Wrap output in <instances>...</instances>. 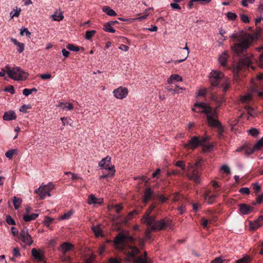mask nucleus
<instances>
[{
  "instance_id": "1",
  "label": "nucleus",
  "mask_w": 263,
  "mask_h": 263,
  "mask_svg": "<svg viewBox=\"0 0 263 263\" xmlns=\"http://www.w3.org/2000/svg\"><path fill=\"white\" fill-rule=\"evenodd\" d=\"M192 109L193 111L197 112L204 113L206 115L209 124L212 127L217 128L218 138L220 139H223L224 138V129L221 123L217 119V112L216 109H213L204 102L195 103Z\"/></svg>"
},
{
  "instance_id": "2",
  "label": "nucleus",
  "mask_w": 263,
  "mask_h": 263,
  "mask_svg": "<svg viewBox=\"0 0 263 263\" xmlns=\"http://www.w3.org/2000/svg\"><path fill=\"white\" fill-rule=\"evenodd\" d=\"M231 37L235 39V43L231 46L233 52L239 55L246 52L251 43L250 35L233 33Z\"/></svg>"
},
{
  "instance_id": "3",
  "label": "nucleus",
  "mask_w": 263,
  "mask_h": 263,
  "mask_svg": "<svg viewBox=\"0 0 263 263\" xmlns=\"http://www.w3.org/2000/svg\"><path fill=\"white\" fill-rule=\"evenodd\" d=\"M6 69L9 77L15 81L24 80L28 76V73L20 67H11L9 65H7Z\"/></svg>"
},
{
  "instance_id": "4",
  "label": "nucleus",
  "mask_w": 263,
  "mask_h": 263,
  "mask_svg": "<svg viewBox=\"0 0 263 263\" xmlns=\"http://www.w3.org/2000/svg\"><path fill=\"white\" fill-rule=\"evenodd\" d=\"M142 222L150 227L151 230L152 231L160 230L166 225L163 220L156 221L155 217L149 216L148 214L144 215Z\"/></svg>"
},
{
  "instance_id": "5",
  "label": "nucleus",
  "mask_w": 263,
  "mask_h": 263,
  "mask_svg": "<svg viewBox=\"0 0 263 263\" xmlns=\"http://www.w3.org/2000/svg\"><path fill=\"white\" fill-rule=\"evenodd\" d=\"M200 161L196 162L195 164L189 163L186 173L187 177L196 183L200 182V173L197 169L200 166Z\"/></svg>"
},
{
  "instance_id": "6",
  "label": "nucleus",
  "mask_w": 263,
  "mask_h": 263,
  "mask_svg": "<svg viewBox=\"0 0 263 263\" xmlns=\"http://www.w3.org/2000/svg\"><path fill=\"white\" fill-rule=\"evenodd\" d=\"M209 80L212 86L220 87L222 83L226 82V78L222 72L213 70L210 74Z\"/></svg>"
},
{
  "instance_id": "7",
  "label": "nucleus",
  "mask_w": 263,
  "mask_h": 263,
  "mask_svg": "<svg viewBox=\"0 0 263 263\" xmlns=\"http://www.w3.org/2000/svg\"><path fill=\"white\" fill-rule=\"evenodd\" d=\"M126 241L133 242L134 238L130 236L126 232L119 233L114 240L116 245H120L124 243Z\"/></svg>"
},
{
  "instance_id": "8",
  "label": "nucleus",
  "mask_w": 263,
  "mask_h": 263,
  "mask_svg": "<svg viewBox=\"0 0 263 263\" xmlns=\"http://www.w3.org/2000/svg\"><path fill=\"white\" fill-rule=\"evenodd\" d=\"M20 238L27 246H31L33 243L31 237L28 233V229L26 228H24L21 231Z\"/></svg>"
},
{
  "instance_id": "9",
  "label": "nucleus",
  "mask_w": 263,
  "mask_h": 263,
  "mask_svg": "<svg viewBox=\"0 0 263 263\" xmlns=\"http://www.w3.org/2000/svg\"><path fill=\"white\" fill-rule=\"evenodd\" d=\"M114 96L118 99H123L126 97L128 91L126 87L120 86L113 91Z\"/></svg>"
},
{
  "instance_id": "10",
  "label": "nucleus",
  "mask_w": 263,
  "mask_h": 263,
  "mask_svg": "<svg viewBox=\"0 0 263 263\" xmlns=\"http://www.w3.org/2000/svg\"><path fill=\"white\" fill-rule=\"evenodd\" d=\"M200 139L197 136H193L188 142L184 144V148L194 149L200 145Z\"/></svg>"
},
{
  "instance_id": "11",
  "label": "nucleus",
  "mask_w": 263,
  "mask_h": 263,
  "mask_svg": "<svg viewBox=\"0 0 263 263\" xmlns=\"http://www.w3.org/2000/svg\"><path fill=\"white\" fill-rule=\"evenodd\" d=\"M239 209L242 214L247 215L252 211L253 208L246 204H240L239 205Z\"/></svg>"
},
{
  "instance_id": "12",
  "label": "nucleus",
  "mask_w": 263,
  "mask_h": 263,
  "mask_svg": "<svg viewBox=\"0 0 263 263\" xmlns=\"http://www.w3.org/2000/svg\"><path fill=\"white\" fill-rule=\"evenodd\" d=\"M263 225V217L260 216L254 222H250V227L252 230H255Z\"/></svg>"
},
{
  "instance_id": "13",
  "label": "nucleus",
  "mask_w": 263,
  "mask_h": 263,
  "mask_svg": "<svg viewBox=\"0 0 263 263\" xmlns=\"http://www.w3.org/2000/svg\"><path fill=\"white\" fill-rule=\"evenodd\" d=\"M217 194H211V191H206L204 195V198L205 200L209 203V204H212L215 200L217 196Z\"/></svg>"
},
{
  "instance_id": "14",
  "label": "nucleus",
  "mask_w": 263,
  "mask_h": 263,
  "mask_svg": "<svg viewBox=\"0 0 263 263\" xmlns=\"http://www.w3.org/2000/svg\"><path fill=\"white\" fill-rule=\"evenodd\" d=\"M153 193H154L151 188H146L144 192L143 198V202L145 203H147V202L152 198Z\"/></svg>"
},
{
  "instance_id": "15",
  "label": "nucleus",
  "mask_w": 263,
  "mask_h": 263,
  "mask_svg": "<svg viewBox=\"0 0 263 263\" xmlns=\"http://www.w3.org/2000/svg\"><path fill=\"white\" fill-rule=\"evenodd\" d=\"M16 118L15 112L13 110H9L4 113L3 119L5 121H11L15 120Z\"/></svg>"
},
{
  "instance_id": "16",
  "label": "nucleus",
  "mask_w": 263,
  "mask_h": 263,
  "mask_svg": "<svg viewBox=\"0 0 263 263\" xmlns=\"http://www.w3.org/2000/svg\"><path fill=\"white\" fill-rule=\"evenodd\" d=\"M11 41L17 47V51L19 53L23 52L25 49V45L24 43L19 42L16 39L11 38Z\"/></svg>"
},
{
  "instance_id": "17",
  "label": "nucleus",
  "mask_w": 263,
  "mask_h": 263,
  "mask_svg": "<svg viewBox=\"0 0 263 263\" xmlns=\"http://www.w3.org/2000/svg\"><path fill=\"white\" fill-rule=\"evenodd\" d=\"M73 248V246L67 242H64L60 246L61 251L63 254H66L68 251L71 250Z\"/></svg>"
},
{
  "instance_id": "18",
  "label": "nucleus",
  "mask_w": 263,
  "mask_h": 263,
  "mask_svg": "<svg viewBox=\"0 0 263 263\" xmlns=\"http://www.w3.org/2000/svg\"><path fill=\"white\" fill-rule=\"evenodd\" d=\"M103 200L96 198L93 195L91 194L88 198V203L89 204H101Z\"/></svg>"
},
{
  "instance_id": "19",
  "label": "nucleus",
  "mask_w": 263,
  "mask_h": 263,
  "mask_svg": "<svg viewBox=\"0 0 263 263\" xmlns=\"http://www.w3.org/2000/svg\"><path fill=\"white\" fill-rule=\"evenodd\" d=\"M183 51H185L184 52L183 59H181L180 60H177L174 61L175 64H178L181 63L184 61H185L189 56V54L190 53V49L187 46V43L185 44V47L184 48H181Z\"/></svg>"
},
{
  "instance_id": "20",
  "label": "nucleus",
  "mask_w": 263,
  "mask_h": 263,
  "mask_svg": "<svg viewBox=\"0 0 263 263\" xmlns=\"http://www.w3.org/2000/svg\"><path fill=\"white\" fill-rule=\"evenodd\" d=\"M228 54L227 52L224 51L219 56L218 61L219 63L222 66H225L228 58Z\"/></svg>"
},
{
  "instance_id": "21",
  "label": "nucleus",
  "mask_w": 263,
  "mask_h": 263,
  "mask_svg": "<svg viewBox=\"0 0 263 263\" xmlns=\"http://www.w3.org/2000/svg\"><path fill=\"white\" fill-rule=\"evenodd\" d=\"M182 78L181 77L177 74H172L167 80L168 84H172L174 81L181 82Z\"/></svg>"
},
{
  "instance_id": "22",
  "label": "nucleus",
  "mask_w": 263,
  "mask_h": 263,
  "mask_svg": "<svg viewBox=\"0 0 263 263\" xmlns=\"http://www.w3.org/2000/svg\"><path fill=\"white\" fill-rule=\"evenodd\" d=\"M32 255L36 260L41 261L43 259V255L42 253L37 251L35 248L32 249Z\"/></svg>"
},
{
  "instance_id": "23",
  "label": "nucleus",
  "mask_w": 263,
  "mask_h": 263,
  "mask_svg": "<svg viewBox=\"0 0 263 263\" xmlns=\"http://www.w3.org/2000/svg\"><path fill=\"white\" fill-rule=\"evenodd\" d=\"M58 107H61L63 110H71L73 108V106L71 103H60Z\"/></svg>"
},
{
  "instance_id": "24",
  "label": "nucleus",
  "mask_w": 263,
  "mask_h": 263,
  "mask_svg": "<svg viewBox=\"0 0 263 263\" xmlns=\"http://www.w3.org/2000/svg\"><path fill=\"white\" fill-rule=\"evenodd\" d=\"M51 17L53 21L58 22L62 21L64 18L63 12L62 11H55Z\"/></svg>"
},
{
  "instance_id": "25",
  "label": "nucleus",
  "mask_w": 263,
  "mask_h": 263,
  "mask_svg": "<svg viewBox=\"0 0 263 263\" xmlns=\"http://www.w3.org/2000/svg\"><path fill=\"white\" fill-rule=\"evenodd\" d=\"M147 257V252H144V257L142 258L141 256L138 257L134 260V263H151L148 260Z\"/></svg>"
},
{
  "instance_id": "26",
  "label": "nucleus",
  "mask_w": 263,
  "mask_h": 263,
  "mask_svg": "<svg viewBox=\"0 0 263 263\" xmlns=\"http://www.w3.org/2000/svg\"><path fill=\"white\" fill-rule=\"evenodd\" d=\"M38 216H39V214H36V213H33L30 215H29L28 214H26L24 215L23 219L25 221L28 222V221L35 219Z\"/></svg>"
},
{
  "instance_id": "27",
  "label": "nucleus",
  "mask_w": 263,
  "mask_h": 263,
  "mask_svg": "<svg viewBox=\"0 0 263 263\" xmlns=\"http://www.w3.org/2000/svg\"><path fill=\"white\" fill-rule=\"evenodd\" d=\"M102 11L108 15L114 16L117 15L116 12L108 6H104L102 8Z\"/></svg>"
},
{
  "instance_id": "28",
  "label": "nucleus",
  "mask_w": 263,
  "mask_h": 263,
  "mask_svg": "<svg viewBox=\"0 0 263 263\" xmlns=\"http://www.w3.org/2000/svg\"><path fill=\"white\" fill-rule=\"evenodd\" d=\"M240 62L243 65L247 67L250 66L252 63V59L250 57L247 56H245L242 58L240 59Z\"/></svg>"
},
{
  "instance_id": "29",
  "label": "nucleus",
  "mask_w": 263,
  "mask_h": 263,
  "mask_svg": "<svg viewBox=\"0 0 263 263\" xmlns=\"http://www.w3.org/2000/svg\"><path fill=\"white\" fill-rule=\"evenodd\" d=\"M206 139H207L206 138H204L202 139H200V141L201 142L200 143V145H201L202 146H203V149L204 151H209L213 147V145L212 144H205L204 143V142H205Z\"/></svg>"
},
{
  "instance_id": "30",
  "label": "nucleus",
  "mask_w": 263,
  "mask_h": 263,
  "mask_svg": "<svg viewBox=\"0 0 263 263\" xmlns=\"http://www.w3.org/2000/svg\"><path fill=\"white\" fill-rule=\"evenodd\" d=\"M252 99V95L250 93H248L246 95L241 96L240 100L243 103H247L251 101Z\"/></svg>"
},
{
  "instance_id": "31",
  "label": "nucleus",
  "mask_w": 263,
  "mask_h": 263,
  "mask_svg": "<svg viewBox=\"0 0 263 263\" xmlns=\"http://www.w3.org/2000/svg\"><path fill=\"white\" fill-rule=\"evenodd\" d=\"M136 213L135 210H134L128 214V215L124 217L122 220V222L124 224H127L129 220L133 218V215Z\"/></svg>"
},
{
  "instance_id": "32",
  "label": "nucleus",
  "mask_w": 263,
  "mask_h": 263,
  "mask_svg": "<svg viewBox=\"0 0 263 263\" xmlns=\"http://www.w3.org/2000/svg\"><path fill=\"white\" fill-rule=\"evenodd\" d=\"M13 203L15 210L18 209L21 204L22 202V200L20 198H17L15 196L13 198Z\"/></svg>"
},
{
  "instance_id": "33",
  "label": "nucleus",
  "mask_w": 263,
  "mask_h": 263,
  "mask_svg": "<svg viewBox=\"0 0 263 263\" xmlns=\"http://www.w3.org/2000/svg\"><path fill=\"white\" fill-rule=\"evenodd\" d=\"M112 26L107 22L105 23L104 25L103 29L105 31L110 33H115L116 30L112 27Z\"/></svg>"
},
{
  "instance_id": "34",
  "label": "nucleus",
  "mask_w": 263,
  "mask_h": 263,
  "mask_svg": "<svg viewBox=\"0 0 263 263\" xmlns=\"http://www.w3.org/2000/svg\"><path fill=\"white\" fill-rule=\"evenodd\" d=\"M109 163H111V157L107 156L100 161L98 164L101 167L102 166H104V165L105 166L106 164H108Z\"/></svg>"
},
{
  "instance_id": "35",
  "label": "nucleus",
  "mask_w": 263,
  "mask_h": 263,
  "mask_svg": "<svg viewBox=\"0 0 263 263\" xmlns=\"http://www.w3.org/2000/svg\"><path fill=\"white\" fill-rule=\"evenodd\" d=\"M111 163H109L108 164H106L105 166L101 167L102 170H106L108 171L110 173H115V170L114 165H111Z\"/></svg>"
},
{
  "instance_id": "36",
  "label": "nucleus",
  "mask_w": 263,
  "mask_h": 263,
  "mask_svg": "<svg viewBox=\"0 0 263 263\" xmlns=\"http://www.w3.org/2000/svg\"><path fill=\"white\" fill-rule=\"evenodd\" d=\"M91 229L97 237L102 236V230H101L99 226H93L91 227Z\"/></svg>"
},
{
  "instance_id": "37",
  "label": "nucleus",
  "mask_w": 263,
  "mask_h": 263,
  "mask_svg": "<svg viewBox=\"0 0 263 263\" xmlns=\"http://www.w3.org/2000/svg\"><path fill=\"white\" fill-rule=\"evenodd\" d=\"M74 211L73 210H70L67 212L65 213L61 217L60 219L65 220L69 219L71 216L73 214Z\"/></svg>"
},
{
  "instance_id": "38",
  "label": "nucleus",
  "mask_w": 263,
  "mask_h": 263,
  "mask_svg": "<svg viewBox=\"0 0 263 263\" xmlns=\"http://www.w3.org/2000/svg\"><path fill=\"white\" fill-rule=\"evenodd\" d=\"M251 258L249 256H245L243 257L236 260V263H250Z\"/></svg>"
},
{
  "instance_id": "39",
  "label": "nucleus",
  "mask_w": 263,
  "mask_h": 263,
  "mask_svg": "<svg viewBox=\"0 0 263 263\" xmlns=\"http://www.w3.org/2000/svg\"><path fill=\"white\" fill-rule=\"evenodd\" d=\"M139 252V250L137 247H132L131 248V251L129 252V257H135Z\"/></svg>"
},
{
  "instance_id": "40",
  "label": "nucleus",
  "mask_w": 263,
  "mask_h": 263,
  "mask_svg": "<svg viewBox=\"0 0 263 263\" xmlns=\"http://www.w3.org/2000/svg\"><path fill=\"white\" fill-rule=\"evenodd\" d=\"M249 135L254 137L258 136L259 133V131L256 128H251L248 130Z\"/></svg>"
},
{
  "instance_id": "41",
  "label": "nucleus",
  "mask_w": 263,
  "mask_h": 263,
  "mask_svg": "<svg viewBox=\"0 0 263 263\" xmlns=\"http://www.w3.org/2000/svg\"><path fill=\"white\" fill-rule=\"evenodd\" d=\"M96 33V31L93 30L87 31L85 33V39L87 40H90Z\"/></svg>"
},
{
  "instance_id": "42",
  "label": "nucleus",
  "mask_w": 263,
  "mask_h": 263,
  "mask_svg": "<svg viewBox=\"0 0 263 263\" xmlns=\"http://www.w3.org/2000/svg\"><path fill=\"white\" fill-rule=\"evenodd\" d=\"M226 15L228 19L230 21H234L237 17V14L235 13L228 12L226 14Z\"/></svg>"
},
{
  "instance_id": "43",
  "label": "nucleus",
  "mask_w": 263,
  "mask_h": 263,
  "mask_svg": "<svg viewBox=\"0 0 263 263\" xmlns=\"http://www.w3.org/2000/svg\"><path fill=\"white\" fill-rule=\"evenodd\" d=\"M254 149L258 151L263 147V137L258 140L254 146Z\"/></svg>"
},
{
  "instance_id": "44",
  "label": "nucleus",
  "mask_w": 263,
  "mask_h": 263,
  "mask_svg": "<svg viewBox=\"0 0 263 263\" xmlns=\"http://www.w3.org/2000/svg\"><path fill=\"white\" fill-rule=\"evenodd\" d=\"M245 109L247 111L248 115L252 117H254L255 116V112L253 108L251 107L246 105L245 106Z\"/></svg>"
},
{
  "instance_id": "45",
  "label": "nucleus",
  "mask_w": 263,
  "mask_h": 263,
  "mask_svg": "<svg viewBox=\"0 0 263 263\" xmlns=\"http://www.w3.org/2000/svg\"><path fill=\"white\" fill-rule=\"evenodd\" d=\"M50 185H51V184L48 185V186L45 185V186L44 187L42 188V191H41V193H40V197L41 199H43L45 198V193H46V192H47V191L48 190V188H49Z\"/></svg>"
},
{
  "instance_id": "46",
  "label": "nucleus",
  "mask_w": 263,
  "mask_h": 263,
  "mask_svg": "<svg viewBox=\"0 0 263 263\" xmlns=\"http://www.w3.org/2000/svg\"><path fill=\"white\" fill-rule=\"evenodd\" d=\"M66 48L70 50V51H79L80 49H79V47H78V46H76L75 45H74L73 44H67V45L66 46Z\"/></svg>"
},
{
  "instance_id": "47",
  "label": "nucleus",
  "mask_w": 263,
  "mask_h": 263,
  "mask_svg": "<svg viewBox=\"0 0 263 263\" xmlns=\"http://www.w3.org/2000/svg\"><path fill=\"white\" fill-rule=\"evenodd\" d=\"M20 34L22 36L26 35V36H29L31 34V33L27 28L22 27L20 30Z\"/></svg>"
},
{
  "instance_id": "48",
  "label": "nucleus",
  "mask_w": 263,
  "mask_h": 263,
  "mask_svg": "<svg viewBox=\"0 0 263 263\" xmlns=\"http://www.w3.org/2000/svg\"><path fill=\"white\" fill-rule=\"evenodd\" d=\"M220 171H223L227 174H230L231 173L230 168L227 164L222 165L220 167Z\"/></svg>"
},
{
  "instance_id": "49",
  "label": "nucleus",
  "mask_w": 263,
  "mask_h": 263,
  "mask_svg": "<svg viewBox=\"0 0 263 263\" xmlns=\"http://www.w3.org/2000/svg\"><path fill=\"white\" fill-rule=\"evenodd\" d=\"M53 218L48 216L45 217L44 220L45 226H46L47 227H49L51 222L53 220Z\"/></svg>"
},
{
  "instance_id": "50",
  "label": "nucleus",
  "mask_w": 263,
  "mask_h": 263,
  "mask_svg": "<svg viewBox=\"0 0 263 263\" xmlns=\"http://www.w3.org/2000/svg\"><path fill=\"white\" fill-rule=\"evenodd\" d=\"M14 152H15V150L13 149H11L9 151H8L6 153H5V156L7 158H8L9 159H11L13 157V156L14 154Z\"/></svg>"
},
{
  "instance_id": "51",
  "label": "nucleus",
  "mask_w": 263,
  "mask_h": 263,
  "mask_svg": "<svg viewBox=\"0 0 263 263\" xmlns=\"http://www.w3.org/2000/svg\"><path fill=\"white\" fill-rule=\"evenodd\" d=\"M175 165L181 168L182 170L185 171V164L184 161H178L176 162Z\"/></svg>"
},
{
  "instance_id": "52",
  "label": "nucleus",
  "mask_w": 263,
  "mask_h": 263,
  "mask_svg": "<svg viewBox=\"0 0 263 263\" xmlns=\"http://www.w3.org/2000/svg\"><path fill=\"white\" fill-rule=\"evenodd\" d=\"M255 0H242L241 2V4L243 7H247L248 6V4H253Z\"/></svg>"
},
{
  "instance_id": "53",
  "label": "nucleus",
  "mask_w": 263,
  "mask_h": 263,
  "mask_svg": "<svg viewBox=\"0 0 263 263\" xmlns=\"http://www.w3.org/2000/svg\"><path fill=\"white\" fill-rule=\"evenodd\" d=\"M20 11H21L20 9L18 10H13L10 13L11 17L13 18L14 17H18L20 15Z\"/></svg>"
},
{
  "instance_id": "54",
  "label": "nucleus",
  "mask_w": 263,
  "mask_h": 263,
  "mask_svg": "<svg viewBox=\"0 0 263 263\" xmlns=\"http://www.w3.org/2000/svg\"><path fill=\"white\" fill-rule=\"evenodd\" d=\"M6 220L7 223L9 224H11V225L15 224V222L13 218H12V217L10 215H7L6 216Z\"/></svg>"
},
{
  "instance_id": "55",
  "label": "nucleus",
  "mask_w": 263,
  "mask_h": 263,
  "mask_svg": "<svg viewBox=\"0 0 263 263\" xmlns=\"http://www.w3.org/2000/svg\"><path fill=\"white\" fill-rule=\"evenodd\" d=\"M241 21L245 23H248L250 22L249 18L247 15L242 14L240 15Z\"/></svg>"
},
{
  "instance_id": "56",
  "label": "nucleus",
  "mask_w": 263,
  "mask_h": 263,
  "mask_svg": "<svg viewBox=\"0 0 263 263\" xmlns=\"http://www.w3.org/2000/svg\"><path fill=\"white\" fill-rule=\"evenodd\" d=\"M4 91L9 92L11 94H14L15 93L14 88L12 85H10L8 87H6L4 89Z\"/></svg>"
},
{
  "instance_id": "57",
  "label": "nucleus",
  "mask_w": 263,
  "mask_h": 263,
  "mask_svg": "<svg viewBox=\"0 0 263 263\" xmlns=\"http://www.w3.org/2000/svg\"><path fill=\"white\" fill-rule=\"evenodd\" d=\"M181 174H182V173L180 171H176V170H172L171 171H168L167 172V175L168 176L172 175H180Z\"/></svg>"
},
{
  "instance_id": "58",
  "label": "nucleus",
  "mask_w": 263,
  "mask_h": 263,
  "mask_svg": "<svg viewBox=\"0 0 263 263\" xmlns=\"http://www.w3.org/2000/svg\"><path fill=\"white\" fill-rule=\"evenodd\" d=\"M239 192L242 194L248 195L250 194V190L248 187H242L239 190Z\"/></svg>"
},
{
  "instance_id": "59",
  "label": "nucleus",
  "mask_w": 263,
  "mask_h": 263,
  "mask_svg": "<svg viewBox=\"0 0 263 263\" xmlns=\"http://www.w3.org/2000/svg\"><path fill=\"white\" fill-rule=\"evenodd\" d=\"M226 81H227V80L226 79ZM223 87V91L226 92L229 88L230 87V84L227 83V82H225L223 83H222V85L220 87Z\"/></svg>"
},
{
  "instance_id": "60",
  "label": "nucleus",
  "mask_w": 263,
  "mask_h": 263,
  "mask_svg": "<svg viewBox=\"0 0 263 263\" xmlns=\"http://www.w3.org/2000/svg\"><path fill=\"white\" fill-rule=\"evenodd\" d=\"M40 77L42 80H47L51 78V75L50 73H44L41 74Z\"/></svg>"
},
{
  "instance_id": "61",
  "label": "nucleus",
  "mask_w": 263,
  "mask_h": 263,
  "mask_svg": "<svg viewBox=\"0 0 263 263\" xmlns=\"http://www.w3.org/2000/svg\"><path fill=\"white\" fill-rule=\"evenodd\" d=\"M111 208L115 209L116 212L119 213L120 211L122 209V206L121 205H111Z\"/></svg>"
},
{
  "instance_id": "62",
  "label": "nucleus",
  "mask_w": 263,
  "mask_h": 263,
  "mask_svg": "<svg viewBox=\"0 0 263 263\" xmlns=\"http://www.w3.org/2000/svg\"><path fill=\"white\" fill-rule=\"evenodd\" d=\"M13 255L15 257H17L20 256V250L18 248H14L13 250Z\"/></svg>"
},
{
  "instance_id": "63",
  "label": "nucleus",
  "mask_w": 263,
  "mask_h": 263,
  "mask_svg": "<svg viewBox=\"0 0 263 263\" xmlns=\"http://www.w3.org/2000/svg\"><path fill=\"white\" fill-rule=\"evenodd\" d=\"M29 108V106L27 105H23L19 109L21 112L26 113L27 112V110Z\"/></svg>"
},
{
  "instance_id": "64",
  "label": "nucleus",
  "mask_w": 263,
  "mask_h": 263,
  "mask_svg": "<svg viewBox=\"0 0 263 263\" xmlns=\"http://www.w3.org/2000/svg\"><path fill=\"white\" fill-rule=\"evenodd\" d=\"M258 10L259 12L260 15L262 16V21H263V3H261L259 4L258 7Z\"/></svg>"
}]
</instances>
